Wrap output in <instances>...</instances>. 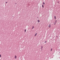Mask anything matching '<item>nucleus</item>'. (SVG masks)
Wrapping results in <instances>:
<instances>
[{
	"label": "nucleus",
	"instance_id": "f03ea898",
	"mask_svg": "<svg viewBox=\"0 0 60 60\" xmlns=\"http://www.w3.org/2000/svg\"><path fill=\"white\" fill-rule=\"evenodd\" d=\"M34 28V26H32V29H33Z\"/></svg>",
	"mask_w": 60,
	"mask_h": 60
},
{
	"label": "nucleus",
	"instance_id": "9d476101",
	"mask_svg": "<svg viewBox=\"0 0 60 60\" xmlns=\"http://www.w3.org/2000/svg\"><path fill=\"white\" fill-rule=\"evenodd\" d=\"M1 57V55L0 54V57Z\"/></svg>",
	"mask_w": 60,
	"mask_h": 60
},
{
	"label": "nucleus",
	"instance_id": "20e7f679",
	"mask_svg": "<svg viewBox=\"0 0 60 60\" xmlns=\"http://www.w3.org/2000/svg\"><path fill=\"white\" fill-rule=\"evenodd\" d=\"M42 48H43V46H41V49H42Z\"/></svg>",
	"mask_w": 60,
	"mask_h": 60
},
{
	"label": "nucleus",
	"instance_id": "423d86ee",
	"mask_svg": "<svg viewBox=\"0 0 60 60\" xmlns=\"http://www.w3.org/2000/svg\"><path fill=\"white\" fill-rule=\"evenodd\" d=\"M42 7L43 8H44V7L43 6V5H42Z\"/></svg>",
	"mask_w": 60,
	"mask_h": 60
},
{
	"label": "nucleus",
	"instance_id": "2eb2a0df",
	"mask_svg": "<svg viewBox=\"0 0 60 60\" xmlns=\"http://www.w3.org/2000/svg\"><path fill=\"white\" fill-rule=\"evenodd\" d=\"M7 2H6L5 3V4H7Z\"/></svg>",
	"mask_w": 60,
	"mask_h": 60
},
{
	"label": "nucleus",
	"instance_id": "9b49d317",
	"mask_svg": "<svg viewBox=\"0 0 60 60\" xmlns=\"http://www.w3.org/2000/svg\"><path fill=\"white\" fill-rule=\"evenodd\" d=\"M43 4H45V3H44V2H43Z\"/></svg>",
	"mask_w": 60,
	"mask_h": 60
},
{
	"label": "nucleus",
	"instance_id": "0eeeda50",
	"mask_svg": "<svg viewBox=\"0 0 60 60\" xmlns=\"http://www.w3.org/2000/svg\"><path fill=\"white\" fill-rule=\"evenodd\" d=\"M54 18H55V19H56V16H54Z\"/></svg>",
	"mask_w": 60,
	"mask_h": 60
},
{
	"label": "nucleus",
	"instance_id": "f8f14e48",
	"mask_svg": "<svg viewBox=\"0 0 60 60\" xmlns=\"http://www.w3.org/2000/svg\"><path fill=\"white\" fill-rule=\"evenodd\" d=\"M57 22V20H56L55 21V22Z\"/></svg>",
	"mask_w": 60,
	"mask_h": 60
},
{
	"label": "nucleus",
	"instance_id": "39448f33",
	"mask_svg": "<svg viewBox=\"0 0 60 60\" xmlns=\"http://www.w3.org/2000/svg\"><path fill=\"white\" fill-rule=\"evenodd\" d=\"M38 22H40V20H38Z\"/></svg>",
	"mask_w": 60,
	"mask_h": 60
},
{
	"label": "nucleus",
	"instance_id": "dca6fc26",
	"mask_svg": "<svg viewBox=\"0 0 60 60\" xmlns=\"http://www.w3.org/2000/svg\"><path fill=\"white\" fill-rule=\"evenodd\" d=\"M45 43H46V41L45 42Z\"/></svg>",
	"mask_w": 60,
	"mask_h": 60
},
{
	"label": "nucleus",
	"instance_id": "6e6552de",
	"mask_svg": "<svg viewBox=\"0 0 60 60\" xmlns=\"http://www.w3.org/2000/svg\"><path fill=\"white\" fill-rule=\"evenodd\" d=\"M24 32L25 33H26V30H24Z\"/></svg>",
	"mask_w": 60,
	"mask_h": 60
},
{
	"label": "nucleus",
	"instance_id": "1a4fd4ad",
	"mask_svg": "<svg viewBox=\"0 0 60 60\" xmlns=\"http://www.w3.org/2000/svg\"><path fill=\"white\" fill-rule=\"evenodd\" d=\"M37 34V33L36 34H35V36Z\"/></svg>",
	"mask_w": 60,
	"mask_h": 60
},
{
	"label": "nucleus",
	"instance_id": "4468645a",
	"mask_svg": "<svg viewBox=\"0 0 60 60\" xmlns=\"http://www.w3.org/2000/svg\"><path fill=\"white\" fill-rule=\"evenodd\" d=\"M54 25H56V22L54 23Z\"/></svg>",
	"mask_w": 60,
	"mask_h": 60
},
{
	"label": "nucleus",
	"instance_id": "ddd939ff",
	"mask_svg": "<svg viewBox=\"0 0 60 60\" xmlns=\"http://www.w3.org/2000/svg\"><path fill=\"white\" fill-rule=\"evenodd\" d=\"M52 49L51 50V51H52Z\"/></svg>",
	"mask_w": 60,
	"mask_h": 60
},
{
	"label": "nucleus",
	"instance_id": "7ed1b4c3",
	"mask_svg": "<svg viewBox=\"0 0 60 60\" xmlns=\"http://www.w3.org/2000/svg\"><path fill=\"white\" fill-rule=\"evenodd\" d=\"M51 26L50 25V24H49V28H50V27Z\"/></svg>",
	"mask_w": 60,
	"mask_h": 60
},
{
	"label": "nucleus",
	"instance_id": "f257e3e1",
	"mask_svg": "<svg viewBox=\"0 0 60 60\" xmlns=\"http://www.w3.org/2000/svg\"><path fill=\"white\" fill-rule=\"evenodd\" d=\"M15 59H16V58H17V56H15Z\"/></svg>",
	"mask_w": 60,
	"mask_h": 60
}]
</instances>
